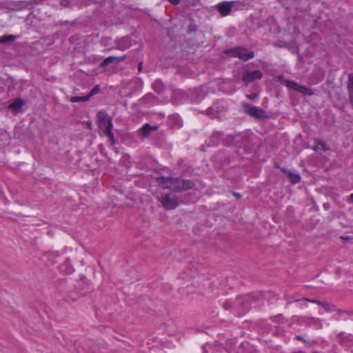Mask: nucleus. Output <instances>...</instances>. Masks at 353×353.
<instances>
[{
    "label": "nucleus",
    "mask_w": 353,
    "mask_h": 353,
    "mask_svg": "<svg viewBox=\"0 0 353 353\" xmlns=\"http://www.w3.org/2000/svg\"><path fill=\"white\" fill-rule=\"evenodd\" d=\"M250 310V304L247 296H238L234 302V313L237 316H242Z\"/></svg>",
    "instance_id": "5"
},
{
    "label": "nucleus",
    "mask_w": 353,
    "mask_h": 353,
    "mask_svg": "<svg viewBox=\"0 0 353 353\" xmlns=\"http://www.w3.org/2000/svg\"><path fill=\"white\" fill-rule=\"evenodd\" d=\"M171 4L176 6L179 3L180 0H168Z\"/></svg>",
    "instance_id": "50"
},
{
    "label": "nucleus",
    "mask_w": 353,
    "mask_h": 353,
    "mask_svg": "<svg viewBox=\"0 0 353 353\" xmlns=\"http://www.w3.org/2000/svg\"><path fill=\"white\" fill-rule=\"evenodd\" d=\"M79 0H60L59 6L68 9H72L74 7L77 6Z\"/></svg>",
    "instance_id": "30"
},
{
    "label": "nucleus",
    "mask_w": 353,
    "mask_h": 353,
    "mask_svg": "<svg viewBox=\"0 0 353 353\" xmlns=\"http://www.w3.org/2000/svg\"><path fill=\"white\" fill-rule=\"evenodd\" d=\"M206 97V92L201 88L189 90L187 92V99L191 103H198Z\"/></svg>",
    "instance_id": "9"
},
{
    "label": "nucleus",
    "mask_w": 353,
    "mask_h": 353,
    "mask_svg": "<svg viewBox=\"0 0 353 353\" xmlns=\"http://www.w3.org/2000/svg\"><path fill=\"white\" fill-rule=\"evenodd\" d=\"M347 201L349 203H353V193L348 196Z\"/></svg>",
    "instance_id": "55"
},
{
    "label": "nucleus",
    "mask_w": 353,
    "mask_h": 353,
    "mask_svg": "<svg viewBox=\"0 0 353 353\" xmlns=\"http://www.w3.org/2000/svg\"><path fill=\"white\" fill-rule=\"evenodd\" d=\"M59 270L61 272L64 273L65 274H72L74 269L73 265L71 263L70 258H67L65 261L59 266Z\"/></svg>",
    "instance_id": "24"
},
{
    "label": "nucleus",
    "mask_w": 353,
    "mask_h": 353,
    "mask_svg": "<svg viewBox=\"0 0 353 353\" xmlns=\"http://www.w3.org/2000/svg\"><path fill=\"white\" fill-rule=\"evenodd\" d=\"M313 150L316 152H326L330 149L327 147L325 142L319 139H315Z\"/></svg>",
    "instance_id": "29"
},
{
    "label": "nucleus",
    "mask_w": 353,
    "mask_h": 353,
    "mask_svg": "<svg viewBox=\"0 0 353 353\" xmlns=\"http://www.w3.org/2000/svg\"><path fill=\"white\" fill-rule=\"evenodd\" d=\"M223 307L225 310L234 313V302L230 299H226L223 303Z\"/></svg>",
    "instance_id": "37"
},
{
    "label": "nucleus",
    "mask_w": 353,
    "mask_h": 353,
    "mask_svg": "<svg viewBox=\"0 0 353 353\" xmlns=\"http://www.w3.org/2000/svg\"><path fill=\"white\" fill-rule=\"evenodd\" d=\"M281 172L288 176L289 181L292 184L299 183L301 180V175L299 174L292 172L287 168L281 169Z\"/></svg>",
    "instance_id": "23"
},
{
    "label": "nucleus",
    "mask_w": 353,
    "mask_h": 353,
    "mask_svg": "<svg viewBox=\"0 0 353 353\" xmlns=\"http://www.w3.org/2000/svg\"><path fill=\"white\" fill-rule=\"evenodd\" d=\"M169 122L172 128H180L183 125V121L177 114L169 117Z\"/></svg>",
    "instance_id": "26"
},
{
    "label": "nucleus",
    "mask_w": 353,
    "mask_h": 353,
    "mask_svg": "<svg viewBox=\"0 0 353 353\" xmlns=\"http://www.w3.org/2000/svg\"><path fill=\"white\" fill-rule=\"evenodd\" d=\"M100 85H96L90 91V92L88 94L90 97V98L91 99L92 97H93L94 95H95L96 94H98L99 92H100Z\"/></svg>",
    "instance_id": "41"
},
{
    "label": "nucleus",
    "mask_w": 353,
    "mask_h": 353,
    "mask_svg": "<svg viewBox=\"0 0 353 353\" xmlns=\"http://www.w3.org/2000/svg\"><path fill=\"white\" fill-rule=\"evenodd\" d=\"M274 167L277 168V169H279L281 171V169H283V167H281L279 164L278 162L275 161L274 162Z\"/></svg>",
    "instance_id": "52"
},
{
    "label": "nucleus",
    "mask_w": 353,
    "mask_h": 353,
    "mask_svg": "<svg viewBox=\"0 0 353 353\" xmlns=\"http://www.w3.org/2000/svg\"><path fill=\"white\" fill-rule=\"evenodd\" d=\"M323 208L326 210L330 209V204L327 203H325L323 204Z\"/></svg>",
    "instance_id": "56"
},
{
    "label": "nucleus",
    "mask_w": 353,
    "mask_h": 353,
    "mask_svg": "<svg viewBox=\"0 0 353 353\" xmlns=\"http://www.w3.org/2000/svg\"><path fill=\"white\" fill-rule=\"evenodd\" d=\"M229 110V104L224 99H219L214 101L211 106L205 110L200 111V113L205 114L212 119H219Z\"/></svg>",
    "instance_id": "1"
},
{
    "label": "nucleus",
    "mask_w": 353,
    "mask_h": 353,
    "mask_svg": "<svg viewBox=\"0 0 353 353\" xmlns=\"http://www.w3.org/2000/svg\"><path fill=\"white\" fill-rule=\"evenodd\" d=\"M263 76V72L260 70H248L243 73L242 81L245 86L254 82L255 80H260Z\"/></svg>",
    "instance_id": "11"
},
{
    "label": "nucleus",
    "mask_w": 353,
    "mask_h": 353,
    "mask_svg": "<svg viewBox=\"0 0 353 353\" xmlns=\"http://www.w3.org/2000/svg\"><path fill=\"white\" fill-rule=\"evenodd\" d=\"M233 6L232 1H223L218 4L217 9L221 15L227 16L231 12Z\"/></svg>",
    "instance_id": "18"
},
{
    "label": "nucleus",
    "mask_w": 353,
    "mask_h": 353,
    "mask_svg": "<svg viewBox=\"0 0 353 353\" xmlns=\"http://www.w3.org/2000/svg\"><path fill=\"white\" fill-rule=\"evenodd\" d=\"M126 59V55L121 56V57H114L110 56L105 58L101 63L100 67L104 68L111 63H118L119 62L123 61Z\"/></svg>",
    "instance_id": "22"
},
{
    "label": "nucleus",
    "mask_w": 353,
    "mask_h": 353,
    "mask_svg": "<svg viewBox=\"0 0 353 353\" xmlns=\"http://www.w3.org/2000/svg\"><path fill=\"white\" fill-rule=\"evenodd\" d=\"M231 193L237 200H240L242 198V195L239 192L231 190Z\"/></svg>",
    "instance_id": "46"
},
{
    "label": "nucleus",
    "mask_w": 353,
    "mask_h": 353,
    "mask_svg": "<svg viewBox=\"0 0 353 353\" xmlns=\"http://www.w3.org/2000/svg\"><path fill=\"white\" fill-rule=\"evenodd\" d=\"M100 152H101V154L103 155V157H108V153L105 149L100 150Z\"/></svg>",
    "instance_id": "53"
},
{
    "label": "nucleus",
    "mask_w": 353,
    "mask_h": 353,
    "mask_svg": "<svg viewBox=\"0 0 353 353\" xmlns=\"http://www.w3.org/2000/svg\"><path fill=\"white\" fill-rule=\"evenodd\" d=\"M90 99L88 94H86L85 96L79 97H72L70 99V102L72 103H79V102H86Z\"/></svg>",
    "instance_id": "34"
},
{
    "label": "nucleus",
    "mask_w": 353,
    "mask_h": 353,
    "mask_svg": "<svg viewBox=\"0 0 353 353\" xmlns=\"http://www.w3.org/2000/svg\"><path fill=\"white\" fill-rule=\"evenodd\" d=\"M54 285L57 292L61 294L63 299H66V301H76L79 296L80 292L73 290V286L69 285L65 278L57 280Z\"/></svg>",
    "instance_id": "2"
},
{
    "label": "nucleus",
    "mask_w": 353,
    "mask_h": 353,
    "mask_svg": "<svg viewBox=\"0 0 353 353\" xmlns=\"http://www.w3.org/2000/svg\"><path fill=\"white\" fill-rule=\"evenodd\" d=\"M112 128H113V125H112L111 124H109L108 129L105 130L103 131V133L108 137V139L109 142L110 143V144L112 145H114L116 143V140L114 139V136L112 132Z\"/></svg>",
    "instance_id": "33"
},
{
    "label": "nucleus",
    "mask_w": 353,
    "mask_h": 353,
    "mask_svg": "<svg viewBox=\"0 0 353 353\" xmlns=\"http://www.w3.org/2000/svg\"><path fill=\"white\" fill-rule=\"evenodd\" d=\"M13 137L20 142H25L31 139L30 131L28 128L17 125L14 128Z\"/></svg>",
    "instance_id": "12"
},
{
    "label": "nucleus",
    "mask_w": 353,
    "mask_h": 353,
    "mask_svg": "<svg viewBox=\"0 0 353 353\" xmlns=\"http://www.w3.org/2000/svg\"><path fill=\"white\" fill-rule=\"evenodd\" d=\"M159 125H152L149 123H145L139 130V132L141 136L142 139H146L151 136L153 132H156L159 130Z\"/></svg>",
    "instance_id": "15"
},
{
    "label": "nucleus",
    "mask_w": 353,
    "mask_h": 353,
    "mask_svg": "<svg viewBox=\"0 0 353 353\" xmlns=\"http://www.w3.org/2000/svg\"><path fill=\"white\" fill-rule=\"evenodd\" d=\"M160 201L165 210H174L179 205L177 197L171 193L162 196Z\"/></svg>",
    "instance_id": "10"
},
{
    "label": "nucleus",
    "mask_w": 353,
    "mask_h": 353,
    "mask_svg": "<svg viewBox=\"0 0 353 353\" xmlns=\"http://www.w3.org/2000/svg\"><path fill=\"white\" fill-rule=\"evenodd\" d=\"M24 100L17 98L9 105L8 108L13 112H19L24 105Z\"/></svg>",
    "instance_id": "27"
},
{
    "label": "nucleus",
    "mask_w": 353,
    "mask_h": 353,
    "mask_svg": "<svg viewBox=\"0 0 353 353\" xmlns=\"http://www.w3.org/2000/svg\"><path fill=\"white\" fill-rule=\"evenodd\" d=\"M239 148L243 149L245 152H249L252 148V141L250 137L245 133H239L230 136Z\"/></svg>",
    "instance_id": "6"
},
{
    "label": "nucleus",
    "mask_w": 353,
    "mask_h": 353,
    "mask_svg": "<svg viewBox=\"0 0 353 353\" xmlns=\"http://www.w3.org/2000/svg\"><path fill=\"white\" fill-rule=\"evenodd\" d=\"M195 183L190 179H183L179 177H174L172 190L176 192L192 189Z\"/></svg>",
    "instance_id": "8"
},
{
    "label": "nucleus",
    "mask_w": 353,
    "mask_h": 353,
    "mask_svg": "<svg viewBox=\"0 0 353 353\" xmlns=\"http://www.w3.org/2000/svg\"><path fill=\"white\" fill-rule=\"evenodd\" d=\"M139 101L143 105L152 106L157 103L158 97H156L153 93L148 92L146 94H145L143 97H141L139 99Z\"/></svg>",
    "instance_id": "20"
},
{
    "label": "nucleus",
    "mask_w": 353,
    "mask_h": 353,
    "mask_svg": "<svg viewBox=\"0 0 353 353\" xmlns=\"http://www.w3.org/2000/svg\"><path fill=\"white\" fill-rule=\"evenodd\" d=\"M59 255V253L57 251L48 252L45 254V256L51 261L52 264L56 263V259H57Z\"/></svg>",
    "instance_id": "36"
},
{
    "label": "nucleus",
    "mask_w": 353,
    "mask_h": 353,
    "mask_svg": "<svg viewBox=\"0 0 353 353\" xmlns=\"http://www.w3.org/2000/svg\"><path fill=\"white\" fill-rule=\"evenodd\" d=\"M19 37V35L4 34L0 37V44L12 43Z\"/></svg>",
    "instance_id": "32"
},
{
    "label": "nucleus",
    "mask_w": 353,
    "mask_h": 353,
    "mask_svg": "<svg viewBox=\"0 0 353 353\" xmlns=\"http://www.w3.org/2000/svg\"><path fill=\"white\" fill-rule=\"evenodd\" d=\"M241 106L244 112L250 117L259 119L268 117L267 112L263 109L254 106L247 102H243Z\"/></svg>",
    "instance_id": "7"
},
{
    "label": "nucleus",
    "mask_w": 353,
    "mask_h": 353,
    "mask_svg": "<svg viewBox=\"0 0 353 353\" xmlns=\"http://www.w3.org/2000/svg\"><path fill=\"white\" fill-rule=\"evenodd\" d=\"M0 201H2L3 203H4L5 204L8 203V199L4 194L2 187H1V186H0Z\"/></svg>",
    "instance_id": "44"
},
{
    "label": "nucleus",
    "mask_w": 353,
    "mask_h": 353,
    "mask_svg": "<svg viewBox=\"0 0 353 353\" xmlns=\"http://www.w3.org/2000/svg\"><path fill=\"white\" fill-rule=\"evenodd\" d=\"M296 339L297 340H299V341H302V342H304V343H305V342H306V341L305 340V339H304L302 336H301V335H297V336H296Z\"/></svg>",
    "instance_id": "51"
},
{
    "label": "nucleus",
    "mask_w": 353,
    "mask_h": 353,
    "mask_svg": "<svg viewBox=\"0 0 353 353\" xmlns=\"http://www.w3.org/2000/svg\"><path fill=\"white\" fill-rule=\"evenodd\" d=\"M174 177L161 176L157 181L162 188L172 190Z\"/></svg>",
    "instance_id": "21"
},
{
    "label": "nucleus",
    "mask_w": 353,
    "mask_h": 353,
    "mask_svg": "<svg viewBox=\"0 0 353 353\" xmlns=\"http://www.w3.org/2000/svg\"><path fill=\"white\" fill-rule=\"evenodd\" d=\"M132 46V38L130 35H125L114 40V49L124 51Z\"/></svg>",
    "instance_id": "14"
},
{
    "label": "nucleus",
    "mask_w": 353,
    "mask_h": 353,
    "mask_svg": "<svg viewBox=\"0 0 353 353\" xmlns=\"http://www.w3.org/2000/svg\"><path fill=\"white\" fill-rule=\"evenodd\" d=\"M321 307H323L324 310L327 312H330L336 310V307L334 305H332V304H330V303H328L327 302H324V301H323Z\"/></svg>",
    "instance_id": "40"
},
{
    "label": "nucleus",
    "mask_w": 353,
    "mask_h": 353,
    "mask_svg": "<svg viewBox=\"0 0 353 353\" xmlns=\"http://www.w3.org/2000/svg\"><path fill=\"white\" fill-rule=\"evenodd\" d=\"M224 137V132L222 131H214L210 137L208 146V147H216L218 146L223 137Z\"/></svg>",
    "instance_id": "17"
},
{
    "label": "nucleus",
    "mask_w": 353,
    "mask_h": 353,
    "mask_svg": "<svg viewBox=\"0 0 353 353\" xmlns=\"http://www.w3.org/2000/svg\"><path fill=\"white\" fill-rule=\"evenodd\" d=\"M224 54L230 57H238L243 61H247L254 57V51L248 50L241 46L226 49Z\"/></svg>",
    "instance_id": "3"
},
{
    "label": "nucleus",
    "mask_w": 353,
    "mask_h": 353,
    "mask_svg": "<svg viewBox=\"0 0 353 353\" xmlns=\"http://www.w3.org/2000/svg\"><path fill=\"white\" fill-rule=\"evenodd\" d=\"M270 319L273 323H275L276 324H281L283 323V316L282 314H279L271 318Z\"/></svg>",
    "instance_id": "42"
},
{
    "label": "nucleus",
    "mask_w": 353,
    "mask_h": 353,
    "mask_svg": "<svg viewBox=\"0 0 353 353\" xmlns=\"http://www.w3.org/2000/svg\"><path fill=\"white\" fill-rule=\"evenodd\" d=\"M87 126L88 128L90 129V130H92V123L91 121H87Z\"/></svg>",
    "instance_id": "54"
},
{
    "label": "nucleus",
    "mask_w": 353,
    "mask_h": 353,
    "mask_svg": "<svg viewBox=\"0 0 353 353\" xmlns=\"http://www.w3.org/2000/svg\"><path fill=\"white\" fill-rule=\"evenodd\" d=\"M278 81L288 88H291L296 92H300L304 96H312L314 94L312 88L301 85L296 81L285 79L283 75H280L278 77Z\"/></svg>",
    "instance_id": "4"
},
{
    "label": "nucleus",
    "mask_w": 353,
    "mask_h": 353,
    "mask_svg": "<svg viewBox=\"0 0 353 353\" xmlns=\"http://www.w3.org/2000/svg\"><path fill=\"white\" fill-rule=\"evenodd\" d=\"M208 346L209 345L208 344H205L202 346V353H208V350L207 349Z\"/></svg>",
    "instance_id": "49"
},
{
    "label": "nucleus",
    "mask_w": 353,
    "mask_h": 353,
    "mask_svg": "<svg viewBox=\"0 0 353 353\" xmlns=\"http://www.w3.org/2000/svg\"><path fill=\"white\" fill-rule=\"evenodd\" d=\"M158 84H159V83H158V82H156L155 83H154V84H153V89H154V90H156V91L157 90V88H156V86H157V85H158Z\"/></svg>",
    "instance_id": "57"
},
{
    "label": "nucleus",
    "mask_w": 353,
    "mask_h": 353,
    "mask_svg": "<svg viewBox=\"0 0 353 353\" xmlns=\"http://www.w3.org/2000/svg\"><path fill=\"white\" fill-rule=\"evenodd\" d=\"M97 3H98L97 0H79V4L77 6L79 8H82V7L88 6L91 4H97Z\"/></svg>",
    "instance_id": "38"
},
{
    "label": "nucleus",
    "mask_w": 353,
    "mask_h": 353,
    "mask_svg": "<svg viewBox=\"0 0 353 353\" xmlns=\"http://www.w3.org/2000/svg\"><path fill=\"white\" fill-rule=\"evenodd\" d=\"M337 338L341 345L348 347L353 345V335L351 334H346L341 332L337 335Z\"/></svg>",
    "instance_id": "19"
},
{
    "label": "nucleus",
    "mask_w": 353,
    "mask_h": 353,
    "mask_svg": "<svg viewBox=\"0 0 353 353\" xmlns=\"http://www.w3.org/2000/svg\"><path fill=\"white\" fill-rule=\"evenodd\" d=\"M281 47L286 48L288 49L292 54H297L298 57L301 59L302 56L299 53V46L296 45L294 41H292L290 42L284 43Z\"/></svg>",
    "instance_id": "25"
},
{
    "label": "nucleus",
    "mask_w": 353,
    "mask_h": 353,
    "mask_svg": "<svg viewBox=\"0 0 353 353\" xmlns=\"http://www.w3.org/2000/svg\"><path fill=\"white\" fill-rule=\"evenodd\" d=\"M103 39H110V37H103Z\"/></svg>",
    "instance_id": "58"
},
{
    "label": "nucleus",
    "mask_w": 353,
    "mask_h": 353,
    "mask_svg": "<svg viewBox=\"0 0 353 353\" xmlns=\"http://www.w3.org/2000/svg\"><path fill=\"white\" fill-rule=\"evenodd\" d=\"M246 97L250 100H255L259 97V94L252 93V94H247Z\"/></svg>",
    "instance_id": "45"
},
{
    "label": "nucleus",
    "mask_w": 353,
    "mask_h": 353,
    "mask_svg": "<svg viewBox=\"0 0 353 353\" xmlns=\"http://www.w3.org/2000/svg\"><path fill=\"white\" fill-rule=\"evenodd\" d=\"M299 323L306 326H312L316 329L321 327V321L314 317L300 316Z\"/></svg>",
    "instance_id": "16"
},
{
    "label": "nucleus",
    "mask_w": 353,
    "mask_h": 353,
    "mask_svg": "<svg viewBox=\"0 0 353 353\" xmlns=\"http://www.w3.org/2000/svg\"><path fill=\"white\" fill-rule=\"evenodd\" d=\"M97 121L99 128L103 131L108 129L109 124L113 125L112 118L104 110L97 113Z\"/></svg>",
    "instance_id": "13"
},
{
    "label": "nucleus",
    "mask_w": 353,
    "mask_h": 353,
    "mask_svg": "<svg viewBox=\"0 0 353 353\" xmlns=\"http://www.w3.org/2000/svg\"><path fill=\"white\" fill-rule=\"evenodd\" d=\"M143 61H140L138 64V70L139 72H141L143 71Z\"/></svg>",
    "instance_id": "48"
},
{
    "label": "nucleus",
    "mask_w": 353,
    "mask_h": 353,
    "mask_svg": "<svg viewBox=\"0 0 353 353\" xmlns=\"http://www.w3.org/2000/svg\"><path fill=\"white\" fill-rule=\"evenodd\" d=\"M301 302H304V303L310 302V303L317 304V305H319L320 306H322L323 303V301H319V300H316V299H309L307 298H302V299H300L295 300V302H301Z\"/></svg>",
    "instance_id": "39"
},
{
    "label": "nucleus",
    "mask_w": 353,
    "mask_h": 353,
    "mask_svg": "<svg viewBox=\"0 0 353 353\" xmlns=\"http://www.w3.org/2000/svg\"><path fill=\"white\" fill-rule=\"evenodd\" d=\"M341 239L344 240L345 241H351L352 240V238L351 236H341Z\"/></svg>",
    "instance_id": "47"
},
{
    "label": "nucleus",
    "mask_w": 353,
    "mask_h": 353,
    "mask_svg": "<svg viewBox=\"0 0 353 353\" xmlns=\"http://www.w3.org/2000/svg\"><path fill=\"white\" fill-rule=\"evenodd\" d=\"M347 90L349 94L350 103L353 108V74L351 73L348 76Z\"/></svg>",
    "instance_id": "28"
},
{
    "label": "nucleus",
    "mask_w": 353,
    "mask_h": 353,
    "mask_svg": "<svg viewBox=\"0 0 353 353\" xmlns=\"http://www.w3.org/2000/svg\"><path fill=\"white\" fill-rule=\"evenodd\" d=\"M337 312V313L340 315L342 314H347V315H353V311L351 310H341V309H337L335 310Z\"/></svg>",
    "instance_id": "43"
},
{
    "label": "nucleus",
    "mask_w": 353,
    "mask_h": 353,
    "mask_svg": "<svg viewBox=\"0 0 353 353\" xmlns=\"http://www.w3.org/2000/svg\"><path fill=\"white\" fill-rule=\"evenodd\" d=\"M189 21L190 23L188 27L187 33L192 34L196 32L198 30V26L196 24L194 20L192 17L189 19Z\"/></svg>",
    "instance_id": "35"
},
{
    "label": "nucleus",
    "mask_w": 353,
    "mask_h": 353,
    "mask_svg": "<svg viewBox=\"0 0 353 353\" xmlns=\"http://www.w3.org/2000/svg\"><path fill=\"white\" fill-rule=\"evenodd\" d=\"M156 132L155 136L153 137L154 144L156 145H160L161 142L165 141L166 134L164 130H157Z\"/></svg>",
    "instance_id": "31"
}]
</instances>
